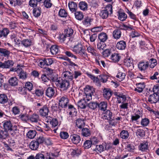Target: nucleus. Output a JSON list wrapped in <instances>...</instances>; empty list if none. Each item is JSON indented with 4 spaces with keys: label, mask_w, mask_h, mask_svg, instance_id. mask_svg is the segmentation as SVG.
I'll return each mask as SVG.
<instances>
[{
    "label": "nucleus",
    "mask_w": 159,
    "mask_h": 159,
    "mask_svg": "<svg viewBox=\"0 0 159 159\" xmlns=\"http://www.w3.org/2000/svg\"><path fill=\"white\" fill-rule=\"evenodd\" d=\"M2 123L3 129L9 132L12 136H14L17 133V126L15 125H13L11 121L5 120Z\"/></svg>",
    "instance_id": "nucleus-1"
},
{
    "label": "nucleus",
    "mask_w": 159,
    "mask_h": 159,
    "mask_svg": "<svg viewBox=\"0 0 159 159\" xmlns=\"http://www.w3.org/2000/svg\"><path fill=\"white\" fill-rule=\"evenodd\" d=\"M103 118L104 119L108 120L109 124L112 126H115L117 124V122L113 116L112 112L110 110H107L103 113Z\"/></svg>",
    "instance_id": "nucleus-2"
},
{
    "label": "nucleus",
    "mask_w": 159,
    "mask_h": 159,
    "mask_svg": "<svg viewBox=\"0 0 159 159\" xmlns=\"http://www.w3.org/2000/svg\"><path fill=\"white\" fill-rule=\"evenodd\" d=\"M55 84L57 86L61 89L65 91L69 87L70 83L69 81L66 80H61L56 79Z\"/></svg>",
    "instance_id": "nucleus-3"
},
{
    "label": "nucleus",
    "mask_w": 159,
    "mask_h": 159,
    "mask_svg": "<svg viewBox=\"0 0 159 159\" xmlns=\"http://www.w3.org/2000/svg\"><path fill=\"white\" fill-rule=\"evenodd\" d=\"M84 93L85 97L83 99L85 101H90L92 99V95H93L95 92L93 88L89 85H87L84 88Z\"/></svg>",
    "instance_id": "nucleus-4"
},
{
    "label": "nucleus",
    "mask_w": 159,
    "mask_h": 159,
    "mask_svg": "<svg viewBox=\"0 0 159 159\" xmlns=\"http://www.w3.org/2000/svg\"><path fill=\"white\" fill-rule=\"evenodd\" d=\"M84 47L81 43H79L74 46L73 51L76 54L80 56H87V54L85 52V50L84 48Z\"/></svg>",
    "instance_id": "nucleus-5"
},
{
    "label": "nucleus",
    "mask_w": 159,
    "mask_h": 159,
    "mask_svg": "<svg viewBox=\"0 0 159 159\" xmlns=\"http://www.w3.org/2000/svg\"><path fill=\"white\" fill-rule=\"evenodd\" d=\"M114 94L116 96V98L118 103H124L125 102L126 97V96L124 95L123 93L115 92L114 93Z\"/></svg>",
    "instance_id": "nucleus-6"
},
{
    "label": "nucleus",
    "mask_w": 159,
    "mask_h": 159,
    "mask_svg": "<svg viewBox=\"0 0 159 159\" xmlns=\"http://www.w3.org/2000/svg\"><path fill=\"white\" fill-rule=\"evenodd\" d=\"M53 62L52 58H44L39 61V66L41 67H44L45 66L51 65Z\"/></svg>",
    "instance_id": "nucleus-7"
},
{
    "label": "nucleus",
    "mask_w": 159,
    "mask_h": 159,
    "mask_svg": "<svg viewBox=\"0 0 159 159\" xmlns=\"http://www.w3.org/2000/svg\"><path fill=\"white\" fill-rule=\"evenodd\" d=\"M62 76L65 78L64 80L69 82L71 81L74 78L73 73L68 71L64 72L62 74Z\"/></svg>",
    "instance_id": "nucleus-8"
},
{
    "label": "nucleus",
    "mask_w": 159,
    "mask_h": 159,
    "mask_svg": "<svg viewBox=\"0 0 159 159\" xmlns=\"http://www.w3.org/2000/svg\"><path fill=\"white\" fill-rule=\"evenodd\" d=\"M69 101L67 97L63 96L60 98L59 104L61 107L65 108L67 107Z\"/></svg>",
    "instance_id": "nucleus-9"
},
{
    "label": "nucleus",
    "mask_w": 159,
    "mask_h": 159,
    "mask_svg": "<svg viewBox=\"0 0 159 159\" xmlns=\"http://www.w3.org/2000/svg\"><path fill=\"white\" fill-rule=\"evenodd\" d=\"M49 112V109L47 106L44 105L43 107L41 108L39 110L40 115L42 117H45L47 118L48 113Z\"/></svg>",
    "instance_id": "nucleus-10"
},
{
    "label": "nucleus",
    "mask_w": 159,
    "mask_h": 159,
    "mask_svg": "<svg viewBox=\"0 0 159 159\" xmlns=\"http://www.w3.org/2000/svg\"><path fill=\"white\" fill-rule=\"evenodd\" d=\"M159 100V96L158 94L155 93L149 95L148 101L151 103H156Z\"/></svg>",
    "instance_id": "nucleus-11"
},
{
    "label": "nucleus",
    "mask_w": 159,
    "mask_h": 159,
    "mask_svg": "<svg viewBox=\"0 0 159 159\" xmlns=\"http://www.w3.org/2000/svg\"><path fill=\"white\" fill-rule=\"evenodd\" d=\"M21 46H22L25 48L29 47L34 44L33 42L30 39H25L20 41Z\"/></svg>",
    "instance_id": "nucleus-12"
},
{
    "label": "nucleus",
    "mask_w": 159,
    "mask_h": 159,
    "mask_svg": "<svg viewBox=\"0 0 159 159\" xmlns=\"http://www.w3.org/2000/svg\"><path fill=\"white\" fill-rule=\"evenodd\" d=\"M86 74L89 78L93 80L94 83H96V85L98 86H101V84L100 82V80L97 77H96L94 75L89 73H87Z\"/></svg>",
    "instance_id": "nucleus-13"
},
{
    "label": "nucleus",
    "mask_w": 159,
    "mask_h": 159,
    "mask_svg": "<svg viewBox=\"0 0 159 159\" xmlns=\"http://www.w3.org/2000/svg\"><path fill=\"white\" fill-rule=\"evenodd\" d=\"M45 93L46 96L51 98L55 94V90L52 87H49L46 90Z\"/></svg>",
    "instance_id": "nucleus-14"
},
{
    "label": "nucleus",
    "mask_w": 159,
    "mask_h": 159,
    "mask_svg": "<svg viewBox=\"0 0 159 159\" xmlns=\"http://www.w3.org/2000/svg\"><path fill=\"white\" fill-rule=\"evenodd\" d=\"M138 68L140 70H145L149 66L148 61H140L138 65Z\"/></svg>",
    "instance_id": "nucleus-15"
},
{
    "label": "nucleus",
    "mask_w": 159,
    "mask_h": 159,
    "mask_svg": "<svg viewBox=\"0 0 159 159\" xmlns=\"http://www.w3.org/2000/svg\"><path fill=\"white\" fill-rule=\"evenodd\" d=\"M68 7L70 11L72 12L76 11L77 9V5L76 2L71 1L68 3Z\"/></svg>",
    "instance_id": "nucleus-16"
},
{
    "label": "nucleus",
    "mask_w": 159,
    "mask_h": 159,
    "mask_svg": "<svg viewBox=\"0 0 159 159\" xmlns=\"http://www.w3.org/2000/svg\"><path fill=\"white\" fill-rule=\"evenodd\" d=\"M76 125L79 129H82L85 125V122L84 119L79 118L76 120Z\"/></svg>",
    "instance_id": "nucleus-17"
},
{
    "label": "nucleus",
    "mask_w": 159,
    "mask_h": 159,
    "mask_svg": "<svg viewBox=\"0 0 159 159\" xmlns=\"http://www.w3.org/2000/svg\"><path fill=\"white\" fill-rule=\"evenodd\" d=\"M103 95L106 99L109 100L112 95V92L110 89L105 88L103 90Z\"/></svg>",
    "instance_id": "nucleus-18"
},
{
    "label": "nucleus",
    "mask_w": 159,
    "mask_h": 159,
    "mask_svg": "<svg viewBox=\"0 0 159 159\" xmlns=\"http://www.w3.org/2000/svg\"><path fill=\"white\" fill-rule=\"evenodd\" d=\"M126 46V43L123 40H121L118 42L116 45V48L118 49L121 50L125 49Z\"/></svg>",
    "instance_id": "nucleus-19"
},
{
    "label": "nucleus",
    "mask_w": 159,
    "mask_h": 159,
    "mask_svg": "<svg viewBox=\"0 0 159 159\" xmlns=\"http://www.w3.org/2000/svg\"><path fill=\"white\" fill-rule=\"evenodd\" d=\"M137 87L135 88L134 90L139 93H141L143 91V89L145 88V85L144 83H140L136 84Z\"/></svg>",
    "instance_id": "nucleus-20"
},
{
    "label": "nucleus",
    "mask_w": 159,
    "mask_h": 159,
    "mask_svg": "<svg viewBox=\"0 0 159 159\" xmlns=\"http://www.w3.org/2000/svg\"><path fill=\"white\" fill-rule=\"evenodd\" d=\"M70 138L72 142L75 144H77L80 140V136L76 134H73L70 136Z\"/></svg>",
    "instance_id": "nucleus-21"
},
{
    "label": "nucleus",
    "mask_w": 159,
    "mask_h": 159,
    "mask_svg": "<svg viewBox=\"0 0 159 159\" xmlns=\"http://www.w3.org/2000/svg\"><path fill=\"white\" fill-rule=\"evenodd\" d=\"M42 80L44 82H46L48 80L52 81L53 82H55L56 78L54 77H52L50 75V76H48L47 75L44 74L42 75L41 77Z\"/></svg>",
    "instance_id": "nucleus-22"
},
{
    "label": "nucleus",
    "mask_w": 159,
    "mask_h": 159,
    "mask_svg": "<svg viewBox=\"0 0 159 159\" xmlns=\"http://www.w3.org/2000/svg\"><path fill=\"white\" fill-rule=\"evenodd\" d=\"M50 118L48 119L47 121V122H50V125H52V127L53 128H55L58 125V121L57 119L56 118H52L51 119V118L50 116H48Z\"/></svg>",
    "instance_id": "nucleus-23"
},
{
    "label": "nucleus",
    "mask_w": 159,
    "mask_h": 159,
    "mask_svg": "<svg viewBox=\"0 0 159 159\" xmlns=\"http://www.w3.org/2000/svg\"><path fill=\"white\" fill-rule=\"evenodd\" d=\"M8 83L9 84L12 86H16L18 84V80L16 77H12L9 80Z\"/></svg>",
    "instance_id": "nucleus-24"
},
{
    "label": "nucleus",
    "mask_w": 159,
    "mask_h": 159,
    "mask_svg": "<svg viewBox=\"0 0 159 159\" xmlns=\"http://www.w3.org/2000/svg\"><path fill=\"white\" fill-rule=\"evenodd\" d=\"M121 30L119 29H115L113 32V37L116 39H119L121 36Z\"/></svg>",
    "instance_id": "nucleus-25"
},
{
    "label": "nucleus",
    "mask_w": 159,
    "mask_h": 159,
    "mask_svg": "<svg viewBox=\"0 0 159 159\" xmlns=\"http://www.w3.org/2000/svg\"><path fill=\"white\" fill-rule=\"evenodd\" d=\"M9 132L5 129L0 130V139H5L9 136Z\"/></svg>",
    "instance_id": "nucleus-26"
},
{
    "label": "nucleus",
    "mask_w": 159,
    "mask_h": 159,
    "mask_svg": "<svg viewBox=\"0 0 159 159\" xmlns=\"http://www.w3.org/2000/svg\"><path fill=\"white\" fill-rule=\"evenodd\" d=\"M39 146L38 143L35 140H33L32 141L29 145L30 148L34 150H36L38 148Z\"/></svg>",
    "instance_id": "nucleus-27"
},
{
    "label": "nucleus",
    "mask_w": 159,
    "mask_h": 159,
    "mask_svg": "<svg viewBox=\"0 0 159 159\" xmlns=\"http://www.w3.org/2000/svg\"><path fill=\"white\" fill-rule=\"evenodd\" d=\"M39 120V116L36 114H33L29 117V120L31 122L37 123Z\"/></svg>",
    "instance_id": "nucleus-28"
},
{
    "label": "nucleus",
    "mask_w": 159,
    "mask_h": 159,
    "mask_svg": "<svg viewBox=\"0 0 159 159\" xmlns=\"http://www.w3.org/2000/svg\"><path fill=\"white\" fill-rule=\"evenodd\" d=\"M98 107L101 111H105L107 107V103L104 101L101 102L99 103H98Z\"/></svg>",
    "instance_id": "nucleus-29"
},
{
    "label": "nucleus",
    "mask_w": 159,
    "mask_h": 159,
    "mask_svg": "<svg viewBox=\"0 0 159 159\" xmlns=\"http://www.w3.org/2000/svg\"><path fill=\"white\" fill-rule=\"evenodd\" d=\"M8 98L7 95L4 94H0V103L2 104L7 103Z\"/></svg>",
    "instance_id": "nucleus-30"
},
{
    "label": "nucleus",
    "mask_w": 159,
    "mask_h": 159,
    "mask_svg": "<svg viewBox=\"0 0 159 159\" xmlns=\"http://www.w3.org/2000/svg\"><path fill=\"white\" fill-rule=\"evenodd\" d=\"M98 153H101L104 151V148L103 143L102 144L97 145L96 146V148L94 150Z\"/></svg>",
    "instance_id": "nucleus-31"
},
{
    "label": "nucleus",
    "mask_w": 159,
    "mask_h": 159,
    "mask_svg": "<svg viewBox=\"0 0 159 159\" xmlns=\"http://www.w3.org/2000/svg\"><path fill=\"white\" fill-rule=\"evenodd\" d=\"M106 47V44L102 42H98L97 45V50L100 51H101L104 50Z\"/></svg>",
    "instance_id": "nucleus-32"
},
{
    "label": "nucleus",
    "mask_w": 159,
    "mask_h": 159,
    "mask_svg": "<svg viewBox=\"0 0 159 159\" xmlns=\"http://www.w3.org/2000/svg\"><path fill=\"white\" fill-rule=\"evenodd\" d=\"M120 58V57L119 54L117 53L112 54L111 57V59L115 62L119 61Z\"/></svg>",
    "instance_id": "nucleus-33"
},
{
    "label": "nucleus",
    "mask_w": 159,
    "mask_h": 159,
    "mask_svg": "<svg viewBox=\"0 0 159 159\" xmlns=\"http://www.w3.org/2000/svg\"><path fill=\"white\" fill-rule=\"evenodd\" d=\"M41 8L40 7L35 8L33 10V14L36 17H39L41 15Z\"/></svg>",
    "instance_id": "nucleus-34"
},
{
    "label": "nucleus",
    "mask_w": 159,
    "mask_h": 159,
    "mask_svg": "<svg viewBox=\"0 0 159 159\" xmlns=\"http://www.w3.org/2000/svg\"><path fill=\"white\" fill-rule=\"evenodd\" d=\"M50 51L52 54L56 55L58 53L60 50L57 45H52L50 48Z\"/></svg>",
    "instance_id": "nucleus-35"
},
{
    "label": "nucleus",
    "mask_w": 159,
    "mask_h": 159,
    "mask_svg": "<svg viewBox=\"0 0 159 159\" xmlns=\"http://www.w3.org/2000/svg\"><path fill=\"white\" fill-rule=\"evenodd\" d=\"M10 52L5 49L1 48L0 50V55L1 56L8 57L10 55Z\"/></svg>",
    "instance_id": "nucleus-36"
},
{
    "label": "nucleus",
    "mask_w": 159,
    "mask_h": 159,
    "mask_svg": "<svg viewBox=\"0 0 159 159\" xmlns=\"http://www.w3.org/2000/svg\"><path fill=\"white\" fill-rule=\"evenodd\" d=\"M0 38L2 37L6 38L9 33V30L6 28H4L2 30H0Z\"/></svg>",
    "instance_id": "nucleus-37"
},
{
    "label": "nucleus",
    "mask_w": 159,
    "mask_h": 159,
    "mask_svg": "<svg viewBox=\"0 0 159 159\" xmlns=\"http://www.w3.org/2000/svg\"><path fill=\"white\" fill-rule=\"evenodd\" d=\"M17 74L20 79H25L26 78L25 72H24L21 68H20V70H17Z\"/></svg>",
    "instance_id": "nucleus-38"
},
{
    "label": "nucleus",
    "mask_w": 159,
    "mask_h": 159,
    "mask_svg": "<svg viewBox=\"0 0 159 159\" xmlns=\"http://www.w3.org/2000/svg\"><path fill=\"white\" fill-rule=\"evenodd\" d=\"M36 131L35 130H31L29 131L26 134L27 136L29 138L32 139L35 137L36 134Z\"/></svg>",
    "instance_id": "nucleus-39"
},
{
    "label": "nucleus",
    "mask_w": 159,
    "mask_h": 159,
    "mask_svg": "<svg viewBox=\"0 0 159 159\" xmlns=\"http://www.w3.org/2000/svg\"><path fill=\"white\" fill-rule=\"evenodd\" d=\"M98 38L100 40V42H102L104 43L107 39V36L106 33H102L99 34Z\"/></svg>",
    "instance_id": "nucleus-40"
},
{
    "label": "nucleus",
    "mask_w": 159,
    "mask_h": 159,
    "mask_svg": "<svg viewBox=\"0 0 159 159\" xmlns=\"http://www.w3.org/2000/svg\"><path fill=\"white\" fill-rule=\"evenodd\" d=\"M77 105L81 109H85L86 107V101L84 99H81L78 102Z\"/></svg>",
    "instance_id": "nucleus-41"
},
{
    "label": "nucleus",
    "mask_w": 159,
    "mask_h": 159,
    "mask_svg": "<svg viewBox=\"0 0 159 159\" xmlns=\"http://www.w3.org/2000/svg\"><path fill=\"white\" fill-rule=\"evenodd\" d=\"M69 109H70V111L69 113V114L71 116H75L77 114V111L76 109L73 106L70 105L68 106Z\"/></svg>",
    "instance_id": "nucleus-42"
},
{
    "label": "nucleus",
    "mask_w": 159,
    "mask_h": 159,
    "mask_svg": "<svg viewBox=\"0 0 159 159\" xmlns=\"http://www.w3.org/2000/svg\"><path fill=\"white\" fill-rule=\"evenodd\" d=\"M74 12H75V17L77 20H81L83 19L84 16L82 12L80 11H75Z\"/></svg>",
    "instance_id": "nucleus-43"
},
{
    "label": "nucleus",
    "mask_w": 159,
    "mask_h": 159,
    "mask_svg": "<svg viewBox=\"0 0 159 159\" xmlns=\"http://www.w3.org/2000/svg\"><path fill=\"white\" fill-rule=\"evenodd\" d=\"M87 106L89 108L94 110L98 106V102H92L89 103Z\"/></svg>",
    "instance_id": "nucleus-44"
},
{
    "label": "nucleus",
    "mask_w": 159,
    "mask_h": 159,
    "mask_svg": "<svg viewBox=\"0 0 159 159\" xmlns=\"http://www.w3.org/2000/svg\"><path fill=\"white\" fill-rule=\"evenodd\" d=\"M91 19L88 16L85 17L84 20L83 21L84 25L86 27L89 26L91 25Z\"/></svg>",
    "instance_id": "nucleus-45"
},
{
    "label": "nucleus",
    "mask_w": 159,
    "mask_h": 159,
    "mask_svg": "<svg viewBox=\"0 0 159 159\" xmlns=\"http://www.w3.org/2000/svg\"><path fill=\"white\" fill-rule=\"evenodd\" d=\"M4 68H8L12 66L14 64V62L12 60H8L3 62Z\"/></svg>",
    "instance_id": "nucleus-46"
},
{
    "label": "nucleus",
    "mask_w": 159,
    "mask_h": 159,
    "mask_svg": "<svg viewBox=\"0 0 159 159\" xmlns=\"http://www.w3.org/2000/svg\"><path fill=\"white\" fill-rule=\"evenodd\" d=\"M91 132L89 129L87 128H83L82 130V134L84 137H88L90 135Z\"/></svg>",
    "instance_id": "nucleus-47"
},
{
    "label": "nucleus",
    "mask_w": 159,
    "mask_h": 159,
    "mask_svg": "<svg viewBox=\"0 0 159 159\" xmlns=\"http://www.w3.org/2000/svg\"><path fill=\"white\" fill-rule=\"evenodd\" d=\"M148 143L147 142L143 143L140 144L139 146L140 150L142 151H144L148 149Z\"/></svg>",
    "instance_id": "nucleus-48"
},
{
    "label": "nucleus",
    "mask_w": 159,
    "mask_h": 159,
    "mask_svg": "<svg viewBox=\"0 0 159 159\" xmlns=\"http://www.w3.org/2000/svg\"><path fill=\"white\" fill-rule=\"evenodd\" d=\"M149 64L150 63V67L153 68L157 64V61L156 59L152 58L149 60Z\"/></svg>",
    "instance_id": "nucleus-49"
},
{
    "label": "nucleus",
    "mask_w": 159,
    "mask_h": 159,
    "mask_svg": "<svg viewBox=\"0 0 159 159\" xmlns=\"http://www.w3.org/2000/svg\"><path fill=\"white\" fill-rule=\"evenodd\" d=\"M120 136L121 138L126 139L129 136V134L127 131L123 130L120 133Z\"/></svg>",
    "instance_id": "nucleus-50"
},
{
    "label": "nucleus",
    "mask_w": 159,
    "mask_h": 159,
    "mask_svg": "<svg viewBox=\"0 0 159 159\" xmlns=\"http://www.w3.org/2000/svg\"><path fill=\"white\" fill-rule=\"evenodd\" d=\"M19 116L21 120L24 122H27L29 120V117L28 114H21Z\"/></svg>",
    "instance_id": "nucleus-51"
},
{
    "label": "nucleus",
    "mask_w": 159,
    "mask_h": 159,
    "mask_svg": "<svg viewBox=\"0 0 159 159\" xmlns=\"http://www.w3.org/2000/svg\"><path fill=\"white\" fill-rule=\"evenodd\" d=\"M109 13L104 9L101 10L99 13L100 16L103 19H106L108 17Z\"/></svg>",
    "instance_id": "nucleus-52"
},
{
    "label": "nucleus",
    "mask_w": 159,
    "mask_h": 159,
    "mask_svg": "<svg viewBox=\"0 0 159 159\" xmlns=\"http://www.w3.org/2000/svg\"><path fill=\"white\" fill-rule=\"evenodd\" d=\"M125 73L120 72L117 74L116 77L119 79L118 80L119 81H121L125 78Z\"/></svg>",
    "instance_id": "nucleus-53"
},
{
    "label": "nucleus",
    "mask_w": 159,
    "mask_h": 159,
    "mask_svg": "<svg viewBox=\"0 0 159 159\" xmlns=\"http://www.w3.org/2000/svg\"><path fill=\"white\" fill-rule=\"evenodd\" d=\"M73 30L72 29L68 28L65 30V34L67 37L71 36L73 34Z\"/></svg>",
    "instance_id": "nucleus-54"
},
{
    "label": "nucleus",
    "mask_w": 159,
    "mask_h": 159,
    "mask_svg": "<svg viewBox=\"0 0 159 159\" xmlns=\"http://www.w3.org/2000/svg\"><path fill=\"white\" fill-rule=\"evenodd\" d=\"M124 63L125 65L128 67H130L133 65V61L130 58L125 59Z\"/></svg>",
    "instance_id": "nucleus-55"
},
{
    "label": "nucleus",
    "mask_w": 159,
    "mask_h": 159,
    "mask_svg": "<svg viewBox=\"0 0 159 159\" xmlns=\"http://www.w3.org/2000/svg\"><path fill=\"white\" fill-rule=\"evenodd\" d=\"M125 148L128 151L130 152H133L135 149L134 146L131 143H128L126 146Z\"/></svg>",
    "instance_id": "nucleus-56"
},
{
    "label": "nucleus",
    "mask_w": 159,
    "mask_h": 159,
    "mask_svg": "<svg viewBox=\"0 0 159 159\" xmlns=\"http://www.w3.org/2000/svg\"><path fill=\"white\" fill-rule=\"evenodd\" d=\"M58 15L61 17H66L68 14L64 9H61L59 11Z\"/></svg>",
    "instance_id": "nucleus-57"
},
{
    "label": "nucleus",
    "mask_w": 159,
    "mask_h": 159,
    "mask_svg": "<svg viewBox=\"0 0 159 159\" xmlns=\"http://www.w3.org/2000/svg\"><path fill=\"white\" fill-rule=\"evenodd\" d=\"M149 120L147 118H145L142 120L141 124L142 126L145 127L147 126L149 124Z\"/></svg>",
    "instance_id": "nucleus-58"
},
{
    "label": "nucleus",
    "mask_w": 159,
    "mask_h": 159,
    "mask_svg": "<svg viewBox=\"0 0 159 159\" xmlns=\"http://www.w3.org/2000/svg\"><path fill=\"white\" fill-rule=\"evenodd\" d=\"M127 17V15L124 12H121L119 13L118 18L121 21H123L125 20Z\"/></svg>",
    "instance_id": "nucleus-59"
},
{
    "label": "nucleus",
    "mask_w": 159,
    "mask_h": 159,
    "mask_svg": "<svg viewBox=\"0 0 159 159\" xmlns=\"http://www.w3.org/2000/svg\"><path fill=\"white\" fill-rule=\"evenodd\" d=\"M100 80L103 83L106 82L108 79L109 76L106 75H101L99 76Z\"/></svg>",
    "instance_id": "nucleus-60"
},
{
    "label": "nucleus",
    "mask_w": 159,
    "mask_h": 159,
    "mask_svg": "<svg viewBox=\"0 0 159 159\" xmlns=\"http://www.w3.org/2000/svg\"><path fill=\"white\" fill-rule=\"evenodd\" d=\"M79 7L81 9L85 10L87 8V4L84 2H80L79 4Z\"/></svg>",
    "instance_id": "nucleus-61"
},
{
    "label": "nucleus",
    "mask_w": 159,
    "mask_h": 159,
    "mask_svg": "<svg viewBox=\"0 0 159 159\" xmlns=\"http://www.w3.org/2000/svg\"><path fill=\"white\" fill-rule=\"evenodd\" d=\"M38 4L39 3L37 0H30L29 2V5L33 7H36Z\"/></svg>",
    "instance_id": "nucleus-62"
},
{
    "label": "nucleus",
    "mask_w": 159,
    "mask_h": 159,
    "mask_svg": "<svg viewBox=\"0 0 159 159\" xmlns=\"http://www.w3.org/2000/svg\"><path fill=\"white\" fill-rule=\"evenodd\" d=\"M111 53V49H107L104 50L102 52V54L104 57H107L110 55Z\"/></svg>",
    "instance_id": "nucleus-63"
},
{
    "label": "nucleus",
    "mask_w": 159,
    "mask_h": 159,
    "mask_svg": "<svg viewBox=\"0 0 159 159\" xmlns=\"http://www.w3.org/2000/svg\"><path fill=\"white\" fill-rule=\"evenodd\" d=\"M104 10L106 11H107L109 14H111L112 13V5L110 4L107 5L105 8Z\"/></svg>",
    "instance_id": "nucleus-64"
}]
</instances>
